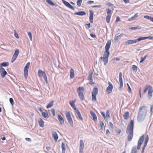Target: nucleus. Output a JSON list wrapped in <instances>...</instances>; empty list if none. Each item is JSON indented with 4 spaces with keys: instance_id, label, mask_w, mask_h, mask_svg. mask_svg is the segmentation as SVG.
<instances>
[{
    "instance_id": "28",
    "label": "nucleus",
    "mask_w": 153,
    "mask_h": 153,
    "mask_svg": "<svg viewBox=\"0 0 153 153\" xmlns=\"http://www.w3.org/2000/svg\"><path fill=\"white\" fill-rule=\"evenodd\" d=\"M98 92V89L97 88H94L93 90L92 94L97 95Z\"/></svg>"
},
{
    "instance_id": "31",
    "label": "nucleus",
    "mask_w": 153,
    "mask_h": 153,
    "mask_svg": "<svg viewBox=\"0 0 153 153\" xmlns=\"http://www.w3.org/2000/svg\"><path fill=\"white\" fill-rule=\"evenodd\" d=\"M131 153H137L136 146L132 147Z\"/></svg>"
},
{
    "instance_id": "32",
    "label": "nucleus",
    "mask_w": 153,
    "mask_h": 153,
    "mask_svg": "<svg viewBox=\"0 0 153 153\" xmlns=\"http://www.w3.org/2000/svg\"><path fill=\"white\" fill-rule=\"evenodd\" d=\"M9 63L8 62H3L0 64L1 66L2 67H6L9 65Z\"/></svg>"
},
{
    "instance_id": "33",
    "label": "nucleus",
    "mask_w": 153,
    "mask_h": 153,
    "mask_svg": "<svg viewBox=\"0 0 153 153\" xmlns=\"http://www.w3.org/2000/svg\"><path fill=\"white\" fill-rule=\"evenodd\" d=\"M141 28V27L139 26H138L137 27H130L129 28V29L131 30H137V29H140Z\"/></svg>"
},
{
    "instance_id": "10",
    "label": "nucleus",
    "mask_w": 153,
    "mask_h": 153,
    "mask_svg": "<svg viewBox=\"0 0 153 153\" xmlns=\"http://www.w3.org/2000/svg\"><path fill=\"white\" fill-rule=\"evenodd\" d=\"M153 89L152 87L150 85L148 86V93L147 97L149 100H150L152 97Z\"/></svg>"
},
{
    "instance_id": "6",
    "label": "nucleus",
    "mask_w": 153,
    "mask_h": 153,
    "mask_svg": "<svg viewBox=\"0 0 153 153\" xmlns=\"http://www.w3.org/2000/svg\"><path fill=\"white\" fill-rule=\"evenodd\" d=\"M30 65V63L29 62H28L26 64L24 68V74L25 79H26L27 78V76L28 75V69L29 68V67Z\"/></svg>"
},
{
    "instance_id": "29",
    "label": "nucleus",
    "mask_w": 153,
    "mask_h": 153,
    "mask_svg": "<svg viewBox=\"0 0 153 153\" xmlns=\"http://www.w3.org/2000/svg\"><path fill=\"white\" fill-rule=\"evenodd\" d=\"M42 115L45 118H48L49 117V115L47 112H42Z\"/></svg>"
},
{
    "instance_id": "41",
    "label": "nucleus",
    "mask_w": 153,
    "mask_h": 153,
    "mask_svg": "<svg viewBox=\"0 0 153 153\" xmlns=\"http://www.w3.org/2000/svg\"><path fill=\"white\" fill-rule=\"evenodd\" d=\"M38 73L42 75L43 76L46 74L45 72V71H42L40 70H38Z\"/></svg>"
},
{
    "instance_id": "37",
    "label": "nucleus",
    "mask_w": 153,
    "mask_h": 153,
    "mask_svg": "<svg viewBox=\"0 0 153 153\" xmlns=\"http://www.w3.org/2000/svg\"><path fill=\"white\" fill-rule=\"evenodd\" d=\"M17 56L13 55L11 59V62H13L16 59Z\"/></svg>"
},
{
    "instance_id": "53",
    "label": "nucleus",
    "mask_w": 153,
    "mask_h": 153,
    "mask_svg": "<svg viewBox=\"0 0 153 153\" xmlns=\"http://www.w3.org/2000/svg\"><path fill=\"white\" fill-rule=\"evenodd\" d=\"M127 85L128 87V91L129 92H131V88H130V86H129V84L128 83H127Z\"/></svg>"
},
{
    "instance_id": "8",
    "label": "nucleus",
    "mask_w": 153,
    "mask_h": 153,
    "mask_svg": "<svg viewBox=\"0 0 153 153\" xmlns=\"http://www.w3.org/2000/svg\"><path fill=\"white\" fill-rule=\"evenodd\" d=\"M144 137V136L143 135L141 136L139 138L138 141V144L137 147V149L139 150L140 149L141 146L143 142Z\"/></svg>"
},
{
    "instance_id": "55",
    "label": "nucleus",
    "mask_w": 153,
    "mask_h": 153,
    "mask_svg": "<svg viewBox=\"0 0 153 153\" xmlns=\"http://www.w3.org/2000/svg\"><path fill=\"white\" fill-rule=\"evenodd\" d=\"M94 3V1H88L87 3L88 4H91Z\"/></svg>"
},
{
    "instance_id": "17",
    "label": "nucleus",
    "mask_w": 153,
    "mask_h": 153,
    "mask_svg": "<svg viewBox=\"0 0 153 153\" xmlns=\"http://www.w3.org/2000/svg\"><path fill=\"white\" fill-rule=\"evenodd\" d=\"M75 101V100L74 101H70L69 103L72 108L75 110V111H76V110H78V109L75 106L74 104V102Z\"/></svg>"
},
{
    "instance_id": "45",
    "label": "nucleus",
    "mask_w": 153,
    "mask_h": 153,
    "mask_svg": "<svg viewBox=\"0 0 153 153\" xmlns=\"http://www.w3.org/2000/svg\"><path fill=\"white\" fill-rule=\"evenodd\" d=\"M9 101L11 104L13 105L14 103L13 99L12 98H10Z\"/></svg>"
},
{
    "instance_id": "42",
    "label": "nucleus",
    "mask_w": 153,
    "mask_h": 153,
    "mask_svg": "<svg viewBox=\"0 0 153 153\" xmlns=\"http://www.w3.org/2000/svg\"><path fill=\"white\" fill-rule=\"evenodd\" d=\"M149 136L148 135H147L145 138L144 143L147 144V143L149 141Z\"/></svg>"
},
{
    "instance_id": "48",
    "label": "nucleus",
    "mask_w": 153,
    "mask_h": 153,
    "mask_svg": "<svg viewBox=\"0 0 153 153\" xmlns=\"http://www.w3.org/2000/svg\"><path fill=\"white\" fill-rule=\"evenodd\" d=\"M19 53V50L18 49H17L15 50L14 53V54L13 55H15L18 56Z\"/></svg>"
},
{
    "instance_id": "64",
    "label": "nucleus",
    "mask_w": 153,
    "mask_h": 153,
    "mask_svg": "<svg viewBox=\"0 0 153 153\" xmlns=\"http://www.w3.org/2000/svg\"><path fill=\"white\" fill-rule=\"evenodd\" d=\"M79 153H83V149H79Z\"/></svg>"
},
{
    "instance_id": "43",
    "label": "nucleus",
    "mask_w": 153,
    "mask_h": 153,
    "mask_svg": "<svg viewBox=\"0 0 153 153\" xmlns=\"http://www.w3.org/2000/svg\"><path fill=\"white\" fill-rule=\"evenodd\" d=\"M90 23L86 24L85 25V26L86 29L89 28L90 27Z\"/></svg>"
},
{
    "instance_id": "34",
    "label": "nucleus",
    "mask_w": 153,
    "mask_h": 153,
    "mask_svg": "<svg viewBox=\"0 0 153 153\" xmlns=\"http://www.w3.org/2000/svg\"><path fill=\"white\" fill-rule=\"evenodd\" d=\"M53 101H51L46 106V108H50L52 107L53 105Z\"/></svg>"
},
{
    "instance_id": "22",
    "label": "nucleus",
    "mask_w": 153,
    "mask_h": 153,
    "mask_svg": "<svg viewBox=\"0 0 153 153\" xmlns=\"http://www.w3.org/2000/svg\"><path fill=\"white\" fill-rule=\"evenodd\" d=\"M123 116L125 119L127 120L129 117V113L128 111H126L123 114Z\"/></svg>"
},
{
    "instance_id": "46",
    "label": "nucleus",
    "mask_w": 153,
    "mask_h": 153,
    "mask_svg": "<svg viewBox=\"0 0 153 153\" xmlns=\"http://www.w3.org/2000/svg\"><path fill=\"white\" fill-rule=\"evenodd\" d=\"M43 77L44 78V79L45 80L46 82V83L48 84V80H47V76H46V74L43 76Z\"/></svg>"
},
{
    "instance_id": "5",
    "label": "nucleus",
    "mask_w": 153,
    "mask_h": 153,
    "mask_svg": "<svg viewBox=\"0 0 153 153\" xmlns=\"http://www.w3.org/2000/svg\"><path fill=\"white\" fill-rule=\"evenodd\" d=\"M65 115L66 116V117L68 120V121L70 126H73V121L71 117L70 112H66L65 113Z\"/></svg>"
},
{
    "instance_id": "2",
    "label": "nucleus",
    "mask_w": 153,
    "mask_h": 153,
    "mask_svg": "<svg viewBox=\"0 0 153 153\" xmlns=\"http://www.w3.org/2000/svg\"><path fill=\"white\" fill-rule=\"evenodd\" d=\"M146 107L143 106L139 109V112L137 116V120L140 122H141L144 119L147 113V111L145 108Z\"/></svg>"
},
{
    "instance_id": "51",
    "label": "nucleus",
    "mask_w": 153,
    "mask_h": 153,
    "mask_svg": "<svg viewBox=\"0 0 153 153\" xmlns=\"http://www.w3.org/2000/svg\"><path fill=\"white\" fill-rule=\"evenodd\" d=\"M101 129L103 130L105 129V126H104V124L103 122H102L101 124Z\"/></svg>"
},
{
    "instance_id": "35",
    "label": "nucleus",
    "mask_w": 153,
    "mask_h": 153,
    "mask_svg": "<svg viewBox=\"0 0 153 153\" xmlns=\"http://www.w3.org/2000/svg\"><path fill=\"white\" fill-rule=\"evenodd\" d=\"M47 2L49 5L51 6H54V4L51 0H46Z\"/></svg>"
},
{
    "instance_id": "61",
    "label": "nucleus",
    "mask_w": 153,
    "mask_h": 153,
    "mask_svg": "<svg viewBox=\"0 0 153 153\" xmlns=\"http://www.w3.org/2000/svg\"><path fill=\"white\" fill-rule=\"evenodd\" d=\"M138 13H136L134 16H133L134 18V19H135L137 18L138 17V15H137Z\"/></svg>"
},
{
    "instance_id": "30",
    "label": "nucleus",
    "mask_w": 153,
    "mask_h": 153,
    "mask_svg": "<svg viewBox=\"0 0 153 153\" xmlns=\"http://www.w3.org/2000/svg\"><path fill=\"white\" fill-rule=\"evenodd\" d=\"M144 17L147 19H149L151 21L153 22V17L147 15L144 16Z\"/></svg>"
},
{
    "instance_id": "50",
    "label": "nucleus",
    "mask_w": 153,
    "mask_h": 153,
    "mask_svg": "<svg viewBox=\"0 0 153 153\" xmlns=\"http://www.w3.org/2000/svg\"><path fill=\"white\" fill-rule=\"evenodd\" d=\"M51 111L52 113V115L53 116H54L55 114V110L54 108H52L51 109Z\"/></svg>"
},
{
    "instance_id": "19",
    "label": "nucleus",
    "mask_w": 153,
    "mask_h": 153,
    "mask_svg": "<svg viewBox=\"0 0 153 153\" xmlns=\"http://www.w3.org/2000/svg\"><path fill=\"white\" fill-rule=\"evenodd\" d=\"M52 134L54 140L56 142L58 138V135L56 131L53 132Z\"/></svg>"
},
{
    "instance_id": "39",
    "label": "nucleus",
    "mask_w": 153,
    "mask_h": 153,
    "mask_svg": "<svg viewBox=\"0 0 153 153\" xmlns=\"http://www.w3.org/2000/svg\"><path fill=\"white\" fill-rule=\"evenodd\" d=\"M147 56V55H146L143 57H141V60L140 61V63H142V62H143L144 61V60H145V59L146 58Z\"/></svg>"
},
{
    "instance_id": "38",
    "label": "nucleus",
    "mask_w": 153,
    "mask_h": 153,
    "mask_svg": "<svg viewBox=\"0 0 153 153\" xmlns=\"http://www.w3.org/2000/svg\"><path fill=\"white\" fill-rule=\"evenodd\" d=\"M96 95L92 94V99L93 102H95L96 100Z\"/></svg>"
},
{
    "instance_id": "15",
    "label": "nucleus",
    "mask_w": 153,
    "mask_h": 153,
    "mask_svg": "<svg viewBox=\"0 0 153 153\" xmlns=\"http://www.w3.org/2000/svg\"><path fill=\"white\" fill-rule=\"evenodd\" d=\"M89 12H90L89 20H90V22L91 23H92L93 22L94 13L91 10H89Z\"/></svg>"
},
{
    "instance_id": "36",
    "label": "nucleus",
    "mask_w": 153,
    "mask_h": 153,
    "mask_svg": "<svg viewBox=\"0 0 153 153\" xmlns=\"http://www.w3.org/2000/svg\"><path fill=\"white\" fill-rule=\"evenodd\" d=\"M119 82L120 83L123 82L122 78V74L120 72L119 74Z\"/></svg>"
},
{
    "instance_id": "11",
    "label": "nucleus",
    "mask_w": 153,
    "mask_h": 153,
    "mask_svg": "<svg viewBox=\"0 0 153 153\" xmlns=\"http://www.w3.org/2000/svg\"><path fill=\"white\" fill-rule=\"evenodd\" d=\"M111 40H109L107 41L105 45V51L104 52L110 53L109 50L111 46Z\"/></svg>"
},
{
    "instance_id": "58",
    "label": "nucleus",
    "mask_w": 153,
    "mask_h": 153,
    "mask_svg": "<svg viewBox=\"0 0 153 153\" xmlns=\"http://www.w3.org/2000/svg\"><path fill=\"white\" fill-rule=\"evenodd\" d=\"M123 1L126 4L129 3L130 0H123Z\"/></svg>"
},
{
    "instance_id": "16",
    "label": "nucleus",
    "mask_w": 153,
    "mask_h": 153,
    "mask_svg": "<svg viewBox=\"0 0 153 153\" xmlns=\"http://www.w3.org/2000/svg\"><path fill=\"white\" fill-rule=\"evenodd\" d=\"M70 78L71 79L73 78L75 76L74 71L73 68H71L70 71Z\"/></svg>"
},
{
    "instance_id": "62",
    "label": "nucleus",
    "mask_w": 153,
    "mask_h": 153,
    "mask_svg": "<svg viewBox=\"0 0 153 153\" xmlns=\"http://www.w3.org/2000/svg\"><path fill=\"white\" fill-rule=\"evenodd\" d=\"M134 17H131L128 20V21H131L132 20H134Z\"/></svg>"
},
{
    "instance_id": "59",
    "label": "nucleus",
    "mask_w": 153,
    "mask_h": 153,
    "mask_svg": "<svg viewBox=\"0 0 153 153\" xmlns=\"http://www.w3.org/2000/svg\"><path fill=\"white\" fill-rule=\"evenodd\" d=\"M117 133L118 134H120L121 132V130L120 129H118L116 131Z\"/></svg>"
},
{
    "instance_id": "12",
    "label": "nucleus",
    "mask_w": 153,
    "mask_h": 153,
    "mask_svg": "<svg viewBox=\"0 0 153 153\" xmlns=\"http://www.w3.org/2000/svg\"><path fill=\"white\" fill-rule=\"evenodd\" d=\"M108 86L106 90L108 91V93L109 94L111 93L113 88V86L111 83L109 82H108Z\"/></svg>"
},
{
    "instance_id": "1",
    "label": "nucleus",
    "mask_w": 153,
    "mask_h": 153,
    "mask_svg": "<svg viewBox=\"0 0 153 153\" xmlns=\"http://www.w3.org/2000/svg\"><path fill=\"white\" fill-rule=\"evenodd\" d=\"M134 121L131 120L130 121L126 128V132L128 134V140L129 141H131L133 136Z\"/></svg>"
},
{
    "instance_id": "4",
    "label": "nucleus",
    "mask_w": 153,
    "mask_h": 153,
    "mask_svg": "<svg viewBox=\"0 0 153 153\" xmlns=\"http://www.w3.org/2000/svg\"><path fill=\"white\" fill-rule=\"evenodd\" d=\"M110 53L104 52L103 56H101L100 57V61H103L105 65L108 63V58Z\"/></svg>"
},
{
    "instance_id": "24",
    "label": "nucleus",
    "mask_w": 153,
    "mask_h": 153,
    "mask_svg": "<svg viewBox=\"0 0 153 153\" xmlns=\"http://www.w3.org/2000/svg\"><path fill=\"white\" fill-rule=\"evenodd\" d=\"M90 113L91 116H92L93 120L94 121L97 120V117L95 113L92 111H90Z\"/></svg>"
},
{
    "instance_id": "27",
    "label": "nucleus",
    "mask_w": 153,
    "mask_h": 153,
    "mask_svg": "<svg viewBox=\"0 0 153 153\" xmlns=\"http://www.w3.org/2000/svg\"><path fill=\"white\" fill-rule=\"evenodd\" d=\"M62 153H65V143L64 142L62 143Z\"/></svg>"
},
{
    "instance_id": "7",
    "label": "nucleus",
    "mask_w": 153,
    "mask_h": 153,
    "mask_svg": "<svg viewBox=\"0 0 153 153\" xmlns=\"http://www.w3.org/2000/svg\"><path fill=\"white\" fill-rule=\"evenodd\" d=\"M107 13V15L106 17V21L107 23H108L110 22V19L112 15V11L111 9L109 8L108 9Z\"/></svg>"
},
{
    "instance_id": "63",
    "label": "nucleus",
    "mask_w": 153,
    "mask_h": 153,
    "mask_svg": "<svg viewBox=\"0 0 153 153\" xmlns=\"http://www.w3.org/2000/svg\"><path fill=\"white\" fill-rule=\"evenodd\" d=\"M107 5L109 7H111L113 5V4L110 2H108L107 3Z\"/></svg>"
},
{
    "instance_id": "56",
    "label": "nucleus",
    "mask_w": 153,
    "mask_h": 153,
    "mask_svg": "<svg viewBox=\"0 0 153 153\" xmlns=\"http://www.w3.org/2000/svg\"><path fill=\"white\" fill-rule=\"evenodd\" d=\"M28 35L30 38H32V34L30 32H28Z\"/></svg>"
},
{
    "instance_id": "44",
    "label": "nucleus",
    "mask_w": 153,
    "mask_h": 153,
    "mask_svg": "<svg viewBox=\"0 0 153 153\" xmlns=\"http://www.w3.org/2000/svg\"><path fill=\"white\" fill-rule=\"evenodd\" d=\"M101 115L103 117L104 119L105 120V121L107 119L106 117V116L105 115V113L104 112H101Z\"/></svg>"
},
{
    "instance_id": "9",
    "label": "nucleus",
    "mask_w": 153,
    "mask_h": 153,
    "mask_svg": "<svg viewBox=\"0 0 153 153\" xmlns=\"http://www.w3.org/2000/svg\"><path fill=\"white\" fill-rule=\"evenodd\" d=\"M145 39H136L134 40H129L126 41L125 44L126 45L130 44L136 43L140 41L141 40Z\"/></svg>"
},
{
    "instance_id": "57",
    "label": "nucleus",
    "mask_w": 153,
    "mask_h": 153,
    "mask_svg": "<svg viewBox=\"0 0 153 153\" xmlns=\"http://www.w3.org/2000/svg\"><path fill=\"white\" fill-rule=\"evenodd\" d=\"M109 126H110V127L111 128H113V127H114L113 125L111 122H109Z\"/></svg>"
},
{
    "instance_id": "49",
    "label": "nucleus",
    "mask_w": 153,
    "mask_h": 153,
    "mask_svg": "<svg viewBox=\"0 0 153 153\" xmlns=\"http://www.w3.org/2000/svg\"><path fill=\"white\" fill-rule=\"evenodd\" d=\"M106 117H110V112L109 110H107L106 111Z\"/></svg>"
},
{
    "instance_id": "20",
    "label": "nucleus",
    "mask_w": 153,
    "mask_h": 153,
    "mask_svg": "<svg viewBox=\"0 0 153 153\" xmlns=\"http://www.w3.org/2000/svg\"><path fill=\"white\" fill-rule=\"evenodd\" d=\"M93 74V72L92 71H91L89 73V75L88 77V80H89L90 81V82H91V84L93 83L92 80L93 79L92 78V75Z\"/></svg>"
},
{
    "instance_id": "14",
    "label": "nucleus",
    "mask_w": 153,
    "mask_h": 153,
    "mask_svg": "<svg viewBox=\"0 0 153 153\" xmlns=\"http://www.w3.org/2000/svg\"><path fill=\"white\" fill-rule=\"evenodd\" d=\"M62 1L63 2V3L67 7L71 9L74 10V7L71 5L68 2L64 0H62Z\"/></svg>"
},
{
    "instance_id": "18",
    "label": "nucleus",
    "mask_w": 153,
    "mask_h": 153,
    "mask_svg": "<svg viewBox=\"0 0 153 153\" xmlns=\"http://www.w3.org/2000/svg\"><path fill=\"white\" fill-rule=\"evenodd\" d=\"M58 118L60 123L61 125H62L64 123V120L62 117L60 115L58 114Z\"/></svg>"
},
{
    "instance_id": "54",
    "label": "nucleus",
    "mask_w": 153,
    "mask_h": 153,
    "mask_svg": "<svg viewBox=\"0 0 153 153\" xmlns=\"http://www.w3.org/2000/svg\"><path fill=\"white\" fill-rule=\"evenodd\" d=\"M120 21V17L119 16L117 17L116 18V19L115 20V22H118Z\"/></svg>"
},
{
    "instance_id": "40",
    "label": "nucleus",
    "mask_w": 153,
    "mask_h": 153,
    "mask_svg": "<svg viewBox=\"0 0 153 153\" xmlns=\"http://www.w3.org/2000/svg\"><path fill=\"white\" fill-rule=\"evenodd\" d=\"M82 0H77V5L79 7H80L81 5V3Z\"/></svg>"
},
{
    "instance_id": "13",
    "label": "nucleus",
    "mask_w": 153,
    "mask_h": 153,
    "mask_svg": "<svg viewBox=\"0 0 153 153\" xmlns=\"http://www.w3.org/2000/svg\"><path fill=\"white\" fill-rule=\"evenodd\" d=\"M0 73L1 76L2 78L5 77V76L7 74V72L5 70V69L3 68L0 66Z\"/></svg>"
},
{
    "instance_id": "23",
    "label": "nucleus",
    "mask_w": 153,
    "mask_h": 153,
    "mask_svg": "<svg viewBox=\"0 0 153 153\" xmlns=\"http://www.w3.org/2000/svg\"><path fill=\"white\" fill-rule=\"evenodd\" d=\"M38 123L40 126L43 128L44 126V121L43 120L39 118L38 120Z\"/></svg>"
},
{
    "instance_id": "3",
    "label": "nucleus",
    "mask_w": 153,
    "mask_h": 153,
    "mask_svg": "<svg viewBox=\"0 0 153 153\" xmlns=\"http://www.w3.org/2000/svg\"><path fill=\"white\" fill-rule=\"evenodd\" d=\"M77 92L78 95L81 101L85 99V97L83 95V92L84 89L83 87H79L77 89Z\"/></svg>"
},
{
    "instance_id": "47",
    "label": "nucleus",
    "mask_w": 153,
    "mask_h": 153,
    "mask_svg": "<svg viewBox=\"0 0 153 153\" xmlns=\"http://www.w3.org/2000/svg\"><path fill=\"white\" fill-rule=\"evenodd\" d=\"M132 69L134 71H137V67L135 65H133L132 67Z\"/></svg>"
},
{
    "instance_id": "52",
    "label": "nucleus",
    "mask_w": 153,
    "mask_h": 153,
    "mask_svg": "<svg viewBox=\"0 0 153 153\" xmlns=\"http://www.w3.org/2000/svg\"><path fill=\"white\" fill-rule=\"evenodd\" d=\"M14 35L15 36V37L16 38H19L18 35L17 33L16 32V30H14Z\"/></svg>"
},
{
    "instance_id": "60",
    "label": "nucleus",
    "mask_w": 153,
    "mask_h": 153,
    "mask_svg": "<svg viewBox=\"0 0 153 153\" xmlns=\"http://www.w3.org/2000/svg\"><path fill=\"white\" fill-rule=\"evenodd\" d=\"M25 139L26 140L29 142H30L31 141V139L29 138H26Z\"/></svg>"
},
{
    "instance_id": "25",
    "label": "nucleus",
    "mask_w": 153,
    "mask_h": 153,
    "mask_svg": "<svg viewBox=\"0 0 153 153\" xmlns=\"http://www.w3.org/2000/svg\"><path fill=\"white\" fill-rule=\"evenodd\" d=\"M84 147V143L82 140L80 141L79 149H83Z\"/></svg>"
},
{
    "instance_id": "21",
    "label": "nucleus",
    "mask_w": 153,
    "mask_h": 153,
    "mask_svg": "<svg viewBox=\"0 0 153 153\" xmlns=\"http://www.w3.org/2000/svg\"><path fill=\"white\" fill-rule=\"evenodd\" d=\"M85 12L83 11H80L78 12H76L74 13L75 15H77L79 16H84L86 15Z\"/></svg>"
},
{
    "instance_id": "26",
    "label": "nucleus",
    "mask_w": 153,
    "mask_h": 153,
    "mask_svg": "<svg viewBox=\"0 0 153 153\" xmlns=\"http://www.w3.org/2000/svg\"><path fill=\"white\" fill-rule=\"evenodd\" d=\"M76 113L79 119L81 120H82L83 119V118L81 115V114L79 109L76 110Z\"/></svg>"
}]
</instances>
